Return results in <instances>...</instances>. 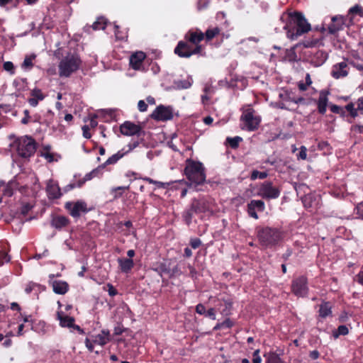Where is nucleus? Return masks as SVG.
I'll list each match as a JSON object with an SVG mask.
<instances>
[{"label": "nucleus", "instance_id": "nucleus-1", "mask_svg": "<svg viewBox=\"0 0 363 363\" xmlns=\"http://www.w3.org/2000/svg\"><path fill=\"white\" fill-rule=\"evenodd\" d=\"M280 20L285 23L284 29L286 31V36L291 40L311 30V24L300 12L283 13Z\"/></svg>", "mask_w": 363, "mask_h": 363}, {"label": "nucleus", "instance_id": "nucleus-2", "mask_svg": "<svg viewBox=\"0 0 363 363\" xmlns=\"http://www.w3.org/2000/svg\"><path fill=\"white\" fill-rule=\"evenodd\" d=\"M82 61L77 54L68 53L63 57L58 65L59 75L69 77L79 68Z\"/></svg>", "mask_w": 363, "mask_h": 363}, {"label": "nucleus", "instance_id": "nucleus-3", "mask_svg": "<svg viewBox=\"0 0 363 363\" xmlns=\"http://www.w3.org/2000/svg\"><path fill=\"white\" fill-rule=\"evenodd\" d=\"M185 174L191 184H201L205 182L206 174L202 163L191 160L186 161Z\"/></svg>", "mask_w": 363, "mask_h": 363}, {"label": "nucleus", "instance_id": "nucleus-4", "mask_svg": "<svg viewBox=\"0 0 363 363\" xmlns=\"http://www.w3.org/2000/svg\"><path fill=\"white\" fill-rule=\"evenodd\" d=\"M257 237L262 246L272 247L277 245L282 239V234L276 228L266 227L258 231Z\"/></svg>", "mask_w": 363, "mask_h": 363}, {"label": "nucleus", "instance_id": "nucleus-5", "mask_svg": "<svg viewBox=\"0 0 363 363\" xmlns=\"http://www.w3.org/2000/svg\"><path fill=\"white\" fill-rule=\"evenodd\" d=\"M16 143L17 152L21 157H30L35 152L36 143L31 137H22L16 141Z\"/></svg>", "mask_w": 363, "mask_h": 363}, {"label": "nucleus", "instance_id": "nucleus-6", "mask_svg": "<svg viewBox=\"0 0 363 363\" xmlns=\"http://www.w3.org/2000/svg\"><path fill=\"white\" fill-rule=\"evenodd\" d=\"M240 120L245 128L249 131L257 130L261 121L260 117L256 115L255 111L250 107L243 111Z\"/></svg>", "mask_w": 363, "mask_h": 363}, {"label": "nucleus", "instance_id": "nucleus-7", "mask_svg": "<svg viewBox=\"0 0 363 363\" xmlns=\"http://www.w3.org/2000/svg\"><path fill=\"white\" fill-rule=\"evenodd\" d=\"M280 189L273 186L271 182H263L257 191V195L262 199L270 200L277 199L280 195Z\"/></svg>", "mask_w": 363, "mask_h": 363}, {"label": "nucleus", "instance_id": "nucleus-8", "mask_svg": "<svg viewBox=\"0 0 363 363\" xmlns=\"http://www.w3.org/2000/svg\"><path fill=\"white\" fill-rule=\"evenodd\" d=\"M190 43L180 41L174 49V52L181 57H189L192 55L199 54L201 52V45L193 48Z\"/></svg>", "mask_w": 363, "mask_h": 363}, {"label": "nucleus", "instance_id": "nucleus-9", "mask_svg": "<svg viewBox=\"0 0 363 363\" xmlns=\"http://www.w3.org/2000/svg\"><path fill=\"white\" fill-rule=\"evenodd\" d=\"M292 292L298 297H304L308 294L306 277L301 276L293 280L291 284Z\"/></svg>", "mask_w": 363, "mask_h": 363}, {"label": "nucleus", "instance_id": "nucleus-10", "mask_svg": "<svg viewBox=\"0 0 363 363\" xmlns=\"http://www.w3.org/2000/svg\"><path fill=\"white\" fill-rule=\"evenodd\" d=\"M65 208L69 212V214L74 218H79L82 213L88 212L87 205L84 201H77L74 203L67 202Z\"/></svg>", "mask_w": 363, "mask_h": 363}, {"label": "nucleus", "instance_id": "nucleus-11", "mask_svg": "<svg viewBox=\"0 0 363 363\" xmlns=\"http://www.w3.org/2000/svg\"><path fill=\"white\" fill-rule=\"evenodd\" d=\"M151 117L157 121H168L173 118V110L170 107L160 105L151 114Z\"/></svg>", "mask_w": 363, "mask_h": 363}, {"label": "nucleus", "instance_id": "nucleus-12", "mask_svg": "<svg viewBox=\"0 0 363 363\" xmlns=\"http://www.w3.org/2000/svg\"><path fill=\"white\" fill-rule=\"evenodd\" d=\"M146 57L145 52L138 51L130 57V65L135 70H140L143 67V61Z\"/></svg>", "mask_w": 363, "mask_h": 363}, {"label": "nucleus", "instance_id": "nucleus-13", "mask_svg": "<svg viewBox=\"0 0 363 363\" xmlns=\"http://www.w3.org/2000/svg\"><path fill=\"white\" fill-rule=\"evenodd\" d=\"M348 64L344 61L333 65L331 74L334 78L340 79L347 77L348 75Z\"/></svg>", "mask_w": 363, "mask_h": 363}, {"label": "nucleus", "instance_id": "nucleus-14", "mask_svg": "<svg viewBox=\"0 0 363 363\" xmlns=\"http://www.w3.org/2000/svg\"><path fill=\"white\" fill-rule=\"evenodd\" d=\"M17 187V183L15 181H11L6 184L0 182V203L3 197H10L13 195V189Z\"/></svg>", "mask_w": 363, "mask_h": 363}, {"label": "nucleus", "instance_id": "nucleus-15", "mask_svg": "<svg viewBox=\"0 0 363 363\" xmlns=\"http://www.w3.org/2000/svg\"><path fill=\"white\" fill-rule=\"evenodd\" d=\"M329 91L327 90H321L319 93L318 99L316 101L318 112L323 115L325 113L328 103Z\"/></svg>", "mask_w": 363, "mask_h": 363}, {"label": "nucleus", "instance_id": "nucleus-16", "mask_svg": "<svg viewBox=\"0 0 363 363\" xmlns=\"http://www.w3.org/2000/svg\"><path fill=\"white\" fill-rule=\"evenodd\" d=\"M121 133L125 135H134L140 131V127L133 123L126 121L120 127Z\"/></svg>", "mask_w": 363, "mask_h": 363}, {"label": "nucleus", "instance_id": "nucleus-17", "mask_svg": "<svg viewBox=\"0 0 363 363\" xmlns=\"http://www.w3.org/2000/svg\"><path fill=\"white\" fill-rule=\"evenodd\" d=\"M191 203L196 214L207 212L210 209L208 203L204 199H194Z\"/></svg>", "mask_w": 363, "mask_h": 363}, {"label": "nucleus", "instance_id": "nucleus-18", "mask_svg": "<svg viewBox=\"0 0 363 363\" xmlns=\"http://www.w3.org/2000/svg\"><path fill=\"white\" fill-rule=\"evenodd\" d=\"M186 39L195 46L200 45L199 43L204 39V33L198 29L195 31L189 30L186 35Z\"/></svg>", "mask_w": 363, "mask_h": 363}, {"label": "nucleus", "instance_id": "nucleus-19", "mask_svg": "<svg viewBox=\"0 0 363 363\" xmlns=\"http://www.w3.org/2000/svg\"><path fill=\"white\" fill-rule=\"evenodd\" d=\"M345 21L342 16H335L332 18V22L328 26V31L331 34H335L342 29Z\"/></svg>", "mask_w": 363, "mask_h": 363}, {"label": "nucleus", "instance_id": "nucleus-20", "mask_svg": "<svg viewBox=\"0 0 363 363\" xmlns=\"http://www.w3.org/2000/svg\"><path fill=\"white\" fill-rule=\"evenodd\" d=\"M46 191L48 198L51 199H59L62 196L60 187L52 181H49L48 183Z\"/></svg>", "mask_w": 363, "mask_h": 363}, {"label": "nucleus", "instance_id": "nucleus-21", "mask_svg": "<svg viewBox=\"0 0 363 363\" xmlns=\"http://www.w3.org/2000/svg\"><path fill=\"white\" fill-rule=\"evenodd\" d=\"M111 340L110 333L108 330H103L100 334L94 337L93 342L94 344L104 346Z\"/></svg>", "mask_w": 363, "mask_h": 363}, {"label": "nucleus", "instance_id": "nucleus-22", "mask_svg": "<svg viewBox=\"0 0 363 363\" xmlns=\"http://www.w3.org/2000/svg\"><path fill=\"white\" fill-rule=\"evenodd\" d=\"M52 290L55 294H65L69 289V285L63 281H53L52 282Z\"/></svg>", "mask_w": 363, "mask_h": 363}, {"label": "nucleus", "instance_id": "nucleus-23", "mask_svg": "<svg viewBox=\"0 0 363 363\" xmlns=\"http://www.w3.org/2000/svg\"><path fill=\"white\" fill-rule=\"evenodd\" d=\"M196 311L200 315H203L212 320H216V311L213 308L206 310V307L203 304L199 303L196 306Z\"/></svg>", "mask_w": 363, "mask_h": 363}, {"label": "nucleus", "instance_id": "nucleus-24", "mask_svg": "<svg viewBox=\"0 0 363 363\" xmlns=\"http://www.w3.org/2000/svg\"><path fill=\"white\" fill-rule=\"evenodd\" d=\"M118 262L121 272L128 273L134 267V262L132 259L118 258Z\"/></svg>", "mask_w": 363, "mask_h": 363}, {"label": "nucleus", "instance_id": "nucleus-25", "mask_svg": "<svg viewBox=\"0 0 363 363\" xmlns=\"http://www.w3.org/2000/svg\"><path fill=\"white\" fill-rule=\"evenodd\" d=\"M57 318L60 320V325L62 327L71 328L74 325V318L71 316L63 315L62 313H57Z\"/></svg>", "mask_w": 363, "mask_h": 363}, {"label": "nucleus", "instance_id": "nucleus-26", "mask_svg": "<svg viewBox=\"0 0 363 363\" xmlns=\"http://www.w3.org/2000/svg\"><path fill=\"white\" fill-rule=\"evenodd\" d=\"M127 154V152H124V149L119 150L117 153L113 155L110 157L104 164L101 165L102 168L106 167V165L114 164H116L120 159L123 157Z\"/></svg>", "mask_w": 363, "mask_h": 363}, {"label": "nucleus", "instance_id": "nucleus-27", "mask_svg": "<svg viewBox=\"0 0 363 363\" xmlns=\"http://www.w3.org/2000/svg\"><path fill=\"white\" fill-rule=\"evenodd\" d=\"M68 223L69 220L67 217L60 216L55 217L52 219L51 224L55 228L60 229L67 225Z\"/></svg>", "mask_w": 363, "mask_h": 363}, {"label": "nucleus", "instance_id": "nucleus-28", "mask_svg": "<svg viewBox=\"0 0 363 363\" xmlns=\"http://www.w3.org/2000/svg\"><path fill=\"white\" fill-rule=\"evenodd\" d=\"M331 306L329 303L325 302L320 306L319 315L321 318H326L331 314Z\"/></svg>", "mask_w": 363, "mask_h": 363}, {"label": "nucleus", "instance_id": "nucleus-29", "mask_svg": "<svg viewBox=\"0 0 363 363\" xmlns=\"http://www.w3.org/2000/svg\"><path fill=\"white\" fill-rule=\"evenodd\" d=\"M266 363H284L279 356L274 352H269L264 354Z\"/></svg>", "mask_w": 363, "mask_h": 363}, {"label": "nucleus", "instance_id": "nucleus-30", "mask_svg": "<svg viewBox=\"0 0 363 363\" xmlns=\"http://www.w3.org/2000/svg\"><path fill=\"white\" fill-rule=\"evenodd\" d=\"M51 147L50 145H45L40 152V156L45 158L49 162L53 161V155L50 153Z\"/></svg>", "mask_w": 363, "mask_h": 363}, {"label": "nucleus", "instance_id": "nucleus-31", "mask_svg": "<svg viewBox=\"0 0 363 363\" xmlns=\"http://www.w3.org/2000/svg\"><path fill=\"white\" fill-rule=\"evenodd\" d=\"M194 213H195L194 209H193L191 204L190 205V207L189 208L184 211L182 216L185 223L187 225H189L191 223Z\"/></svg>", "mask_w": 363, "mask_h": 363}, {"label": "nucleus", "instance_id": "nucleus-32", "mask_svg": "<svg viewBox=\"0 0 363 363\" xmlns=\"http://www.w3.org/2000/svg\"><path fill=\"white\" fill-rule=\"evenodd\" d=\"M220 29L218 27L208 29L204 33V37L206 40H211L220 33Z\"/></svg>", "mask_w": 363, "mask_h": 363}, {"label": "nucleus", "instance_id": "nucleus-33", "mask_svg": "<svg viewBox=\"0 0 363 363\" xmlns=\"http://www.w3.org/2000/svg\"><path fill=\"white\" fill-rule=\"evenodd\" d=\"M174 84L178 89H188L192 84V79L188 78L184 80H178L176 81Z\"/></svg>", "mask_w": 363, "mask_h": 363}, {"label": "nucleus", "instance_id": "nucleus-34", "mask_svg": "<svg viewBox=\"0 0 363 363\" xmlns=\"http://www.w3.org/2000/svg\"><path fill=\"white\" fill-rule=\"evenodd\" d=\"M106 20L103 17H100L92 24V28L95 30H104L106 28Z\"/></svg>", "mask_w": 363, "mask_h": 363}, {"label": "nucleus", "instance_id": "nucleus-35", "mask_svg": "<svg viewBox=\"0 0 363 363\" xmlns=\"http://www.w3.org/2000/svg\"><path fill=\"white\" fill-rule=\"evenodd\" d=\"M248 205L259 211L264 210V203L262 200H252Z\"/></svg>", "mask_w": 363, "mask_h": 363}, {"label": "nucleus", "instance_id": "nucleus-36", "mask_svg": "<svg viewBox=\"0 0 363 363\" xmlns=\"http://www.w3.org/2000/svg\"><path fill=\"white\" fill-rule=\"evenodd\" d=\"M348 15H358L361 17L363 16V9L361 6L356 4L349 9Z\"/></svg>", "mask_w": 363, "mask_h": 363}, {"label": "nucleus", "instance_id": "nucleus-37", "mask_svg": "<svg viewBox=\"0 0 363 363\" xmlns=\"http://www.w3.org/2000/svg\"><path fill=\"white\" fill-rule=\"evenodd\" d=\"M268 176L266 172H259L258 170H253L250 175L251 180H255L257 179H264Z\"/></svg>", "mask_w": 363, "mask_h": 363}, {"label": "nucleus", "instance_id": "nucleus-38", "mask_svg": "<svg viewBox=\"0 0 363 363\" xmlns=\"http://www.w3.org/2000/svg\"><path fill=\"white\" fill-rule=\"evenodd\" d=\"M345 109L350 112V115L353 118H356L358 116V109L357 107L355 108L353 103L347 104Z\"/></svg>", "mask_w": 363, "mask_h": 363}, {"label": "nucleus", "instance_id": "nucleus-39", "mask_svg": "<svg viewBox=\"0 0 363 363\" xmlns=\"http://www.w3.org/2000/svg\"><path fill=\"white\" fill-rule=\"evenodd\" d=\"M101 168H102V167L99 166L98 168H96V169H93L91 172L87 173L84 177V180L86 182V181H89V180L92 179L93 178H94L96 177H98L99 174H100V169Z\"/></svg>", "mask_w": 363, "mask_h": 363}, {"label": "nucleus", "instance_id": "nucleus-40", "mask_svg": "<svg viewBox=\"0 0 363 363\" xmlns=\"http://www.w3.org/2000/svg\"><path fill=\"white\" fill-rule=\"evenodd\" d=\"M143 180L148 182L149 184H155L158 188H167L169 186V183H164L159 181L153 180L150 177H145Z\"/></svg>", "mask_w": 363, "mask_h": 363}, {"label": "nucleus", "instance_id": "nucleus-41", "mask_svg": "<svg viewBox=\"0 0 363 363\" xmlns=\"http://www.w3.org/2000/svg\"><path fill=\"white\" fill-rule=\"evenodd\" d=\"M35 57V55L26 56L22 64V67L25 69H31L33 66V60Z\"/></svg>", "mask_w": 363, "mask_h": 363}, {"label": "nucleus", "instance_id": "nucleus-42", "mask_svg": "<svg viewBox=\"0 0 363 363\" xmlns=\"http://www.w3.org/2000/svg\"><path fill=\"white\" fill-rule=\"evenodd\" d=\"M286 59L287 60H289V62H295L297 60V55L295 52L294 48H292L286 50Z\"/></svg>", "mask_w": 363, "mask_h": 363}, {"label": "nucleus", "instance_id": "nucleus-43", "mask_svg": "<svg viewBox=\"0 0 363 363\" xmlns=\"http://www.w3.org/2000/svg\"><path fill=\"white\" fill-rule=\"evenodd\" d=\"M242 140V138L239 136H236V137H234V138H227V141L228 142L230 146L232 147V148H236L238 145H239V143Z\"/></svg>", "mask_w": 363, "mask_h": 363}, {"label": "nucleus", "instance_id": "nucleus-44", "mask_svg": "<svg viewBox=\"0 0 363 363\" xmlns=\"http://www.w3.org/2000/svg\"><path fill=\"white\" fill-rule=\"evenodd\" d=\"M31 96L38 99V101H42L45 98V95L42 93L41 90L38 89H33L31 91Z\"/></svg>", "mask_w": 363, "mask_h": 363}, {"label": "nucleus", "instance_id": "nucleus-45", "mask_svg": "<svg viewBox=\"0 0 363 363\" xmlns=\"http://www.w3.org/2000/svg\"><path fill=\"white\" fill-rule=\"evenodd\" d=\"M330 108V111L334 113L340 114L341 116H345V109L337 105H331Z\"/></svg>", "mask_w": 363, "mask_h": 363}, {"label": "nucleus", "instance_id": "nucleus-46", "mask_svg": "<svg viewBox=\"0 0 363 363\" xmlns=\"http://www.w3.org/2000/svg\"><path fill=\"white\" fill-rule=\"evenodd\" d=\"M4 69L9 72L10 74H14V65L13 64V62H10V61H7V62H5L4 63Z\"/></svg>", "mask_w": 363, "mask_h": 363}, {"label": "nucleus", "instance_id": "nucleus-47", "mask_svg": "<svg viewBox=\"0 0 363 363\" xmlns=\"http://www.w3.org/2000/svg\"><path fill=\"white\" fill-rule=\"evenodd\" d=\"M11 258L10 256L8 255V253L4 250L0 251V261L2 264L4 262H9L10 261Z\"/></svg>", "mask_w": 363, "mask_h": 363}, {"label": "nucleus", "instance_id": "nucleus-48", "mask_svg": "<svg viewBox=\"0 0 363 363\" xmlns=\"http://www.w3.org/2000/svg\"><path fill=\"white\" fill-rule=\"evenodd\" d=\"M306 152H307L306 147L304 146H301L300 148L299 153L298 155V158L301 159V160H306V156H307Z\"/></svg>", "mask_w": 363, "mask_h": 363}, {"label": "nucleus", "instance_id": "nucleus-49", "mask_svg": "<svg viewBox=\"0 0 363 363\" xmlns=\"http://www.w3.org/2000/svg\"><path fill=\"white\" fill-rule=\"evenodd\" d=\"M138 110L141 112L146 111L147 109V105L143 100H140L138 104Z\"/></svg>", "mask_w": 363, "mask_h": 363}, {"label": "nucleus", "instance_id": "nucleus-50", "mask_svg": "<svg viewBox=\"0 0 363 363\" xmlns=\"http://www.w3.org/2000/svg\"><path fill=\"white\" fill-rule=\"evenodd\" d=\"M337 333L338 335H345L348 334L349 330L347 326L342 325L337 328Z\"/></svg>", "mask_w": 363, "mask_h": 363}, {"label": "nucleus", "instance_id": "nucleus-51", "mask_svg": "<svg viewBox=\"0 0 363 363\" xmlns=\"http://www.w3.org/2000/svg\"><path fill=\"white\" fill-rule=\"evenodd\" d=\"M259 350H257L253 352V359H252V363H261L262 359L260 356L259 355Z\"/></svg>", "mask_w": 363, "mask_h": 363}, {"label": "nucleus", "instance_id": "nucleus-52", "mask_svg": "<svg viewBox=\"0 0 363 363\" xmlns=\"http://www.w3.org/2000/svg\"><path fill=\"white\" fill-rule=\"evenodd\" d=\"M247 213L251 217H252L255 219L258 218V215L257 214L255 209L253 208L252 206H249L248 204H247Z\"/></svg>", "mask_w": 363, "mask_h": 363}, {"label": "nucleus", "instance_id": "nucleus-53", "mask_svg": "<svg viewBox=\"0 0 363 363\" xmlns=\"http://www.w3.org/2000/svg\"><path fill=\"white\" fill-rule=\"evenodd\" d=\"M32 208V206H30L29 203L24 204L21 209V213L23 215H26Z\"/></svg>", "mask_w": 363, "mask_h": 363}, {"label": "nucleus", "instance_id": "nucleus-54", "mask_svg": "<svg viewBox=\"0 0 363 363\" xmlns=\"http://www.w3.org/2000/svg\"><path fill=\"white\" fill-rule=\"evenodd\" d=\"M201 245V242L199 238H195L191 240V246L194 249L198 248Z\"/></svg>", "mask_w": 363, "mask_h": 363}, {"label": "nucleus", "instance_id": "nucleus-55", "mask_svg": "<svg viewBox=\"0 0 363 363\" xmlns=\"http://www.w3.org/2000/svg\"><path fill=\"white\" fill-rule=\"evenodd\" d=\"M24 115L25 116L21 119V123L23 124H28L30 120L29 111L25 110Z\"/></svg>", "mask_w": 363, "mask_h": 363}, {"label": "nucleus", "instance_id": "nucleus-56", "mask_svg": "<svg viewBox=\"0 0 363 363\" xmlns=\"http://www.w3.org/2000/svg\"><path fill=\"white\" fill-rule=\"evenodd\" d=\"M107 286L108 288V294L111 296H115L116 294H117V291L116 289L113 287V285H111V284H107Z\"/></svg>", "mask_w": 363, "mask_h": 363}, {"label": "nucleus", "instance_id": "nucleus-57", "mask_svg": "<svg viewBox=\"0 0 363 363\" xmlns=\"http://www.w3.org/2000/svg\"><path fill=\"white\" fill-rule=\"evenodd\" d=\"M138 145V142H134L133 143H129L128 145H127V147L128 149L125 150V148L124 149V152H127V153L130 152V151H132L134 148H135Z\"/></svg>", "mask_w": 363, "mask_h": 363}, {"label": "nucleus", "instance_id": "nucleus-58", "mask_svg": "<svg viewBox=\"0 0 363 363\" xmlns=\"http://www.w3.org/2000/svg\"><path fill=\"white\" fill-rule=\"evenodd\" d=\"M82 130H83V135L85 138H91V134L89 133V128L88 125H84L82 127Z\"/></svg>", "mask_w": 363, "mask_h": 363}, {"label": "nucleus", "instance_id": "nucleus-59", "mask_svg": "<svg viewBox=\"0 0 363 363\" xmlns=\"http://www.w3.org/2000/svg\"><path fill=\"white\" fill-rule=\"evenodd\" d=\"M13 2H14V6H17L18 0H0V3H1L2 6H5L6 5Z\"/></svg>", "mask_w": 363, "mask_h": 363}, {"label": "nucleus", "instance_id": "nucleus-60", "mask_svg": "<svg viewBox=\"0 0 363 363\" xmlns=\"http://www.w3.org/2000/svg\"><path fill=\"white\" fill-rule=\"evenodd\" d=\"M93 343L94 342H91L89 338H86L85 339V345H86V347H87V349L90 351V352H93L94 351V345H93Z\"/></svg>", "mask_w": 363, "mask_h": 363}, {"label": "nucleus", "instance_id": "nucleus-61", "mask_svg": "<svg viewBox=\"0 0 363 363\" xmlns=\"http://www.w3.org/2000/svg\"><path fill=\"white\" fill-rule=\"evenodd\" d=\"M220 325L223 326V328H230L232 327L233 323L230 319H226L220 323Z\"/></svg>", "mask_w": 363, "mask_h": 363}, {"label": "nucleus", "instance_id": "nucleus-62", "mask_svg": "<svg viewBox=\"0 0 363 363\" xmlns=\"http://www.w3.org/2000/svg\"><path fill=\"white\" fill-rule=\"evenodd\" d=\"M308 86H309L305 82H299L298 83V87L300 91H306Z\"/></svg>", "mask_w": 363, "mask_h": 363}, {"label": "nucleus", "instance_id": "nucleus-63", "mask_svg": "<svg viewBox=\"0 0 363 363\" xmlns=\"http://www.w3.org/2000/svg\"><path fill=\"white\" fill-rule=\"evenodd\" d=\"M357 107L359 111H363V96L358 99L357 101Z\"/></svg>", "mask_w": 363, "mask_h": 363}, {"label": "nucleus", "instance_id": "nucleus-64", "mask_svg": "<svg viewBox=\"0 0 363 363\" xmlns=\"http://www.w3.org/2000/svg\"><path fill=\"white\" fill-rule=\"evenodd\" d=\"M357 213L363 218V203H360L357 206Z\"/></svg>", "mask_w": 363, "mask_h": 363}]
</instances>
